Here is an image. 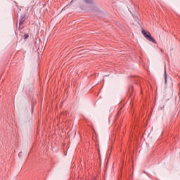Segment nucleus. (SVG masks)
<instances>
[{
    "label": "nucleus",
    "mask_w": 180,
    "mask_h": 180,
    "mask_svg": "<svg viewBox=\"0 0 180 180\" xmlns=\"http://www.w3.org/2000/svg\"><path fill=\"white\" fill-rule=\"evenodd\" d=\"M91 180H96V178H93Z\"/></svg>",
    "instance_id": "obj_7"
},
{
    "label": "nucleus",
    "mask_w": 180,
    "mask_h": 180,
    "mask_svg": "<svg viewBox=\"0 0 180 180\" xmlns=\"http://www.w3.org/2000/svg\"><path fill=\"white\" fill-rule=\"evenodd\" d=\"M20 29H23V27H21V28Z\"/></svg>",
    "instance_id": "obj_8"
},
{
    "label": "nucleus",
    "mask_w": 180,
    "mask_h": 180,
    "mask_svg": "<svg viewBox=\"0 0 180 180\" xmlns=\"http://www.w3.org/2000/svg\"><path fill=\"white\" fill-rule=\"evenodd\" d=\"M142 34H143L144 37L147 39L149 41H152V43H157L155 39L153 38V36H151V34L150 32H146V30H142Z\"/></svg>",
    "instance_id": "obj_1"
},
{
    "label": "nucleus",
    "mask_w": 180,
    "mask_h": 180,
    "mask_svg": "<svg viewBox=\"0 0 180 180\" xmlns=\"http://www.w3.org/2000/svg\"><path fill=\"white\" fill-rule=\"evenodd\" d=\"M85 4H92V0H84Z\"/></svg>",
    "instance_id": "obj_3"
},
{
    "label": "nucleus",
    "mask_w": 180,
    "mask_h": 180,
    "mask_svg": "<svg viewBox=\"0 0 180 180\" xmlns=\"http://www.w3.org/2000/svg\"><path fill=\"white\" fill-rule=\"evenodd\" d=\"M24 39H29V34H25Z\"/></svg>",
    "instance_id": "obj_5"
},
{
    "label": "nucleus",
    "mask_w": 180,
    "mask_h": 180,
    "mask_svg": "<svg viewBox=\"0 0 180 180\" xmlns=\"http://www.w3.org/2000/svg\"><path fill=\"white\" fill-rule=\"evenodd\" d=\"M118 116H119V113L116 115V119H117Z\"/></svg>",
    "instance_id": "obj_6"
},
{
    "label": "nucleus",
    "mask_w": 180,
    "mask_h": 180,
    "mask_svg": "<svg viewBox=\"0 0 180 180\" xmlns=\"http://www.w3.org/2000/svg\"><path fill=\"white\" fill-rule=\"evenodd\" d=\"M164 77H165V84H167V71L165 72Z\"/></svg>",
    "instance_id": "obj_4"
},
{
    "label": "nucleus",
    "mask_w": 180,
    "mask_h": 180,
    "mask_svg": "<svg viewBox=\"0 0 180 180\" xmlns=\"http://www.w3.org/2000/svg\"><path fill=\"white\" fill-rule=\"evenodd\" d=\"M26 20V18L25 15H21L20 22H19V28L20 29V26L25 23V21Z\"/></svg>",
    "instance_id": "obj_2"
}]
</instances>
